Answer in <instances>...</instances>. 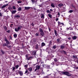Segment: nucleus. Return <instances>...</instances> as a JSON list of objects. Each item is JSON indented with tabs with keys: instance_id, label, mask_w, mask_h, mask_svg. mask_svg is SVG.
Masks as SVG:
<instances>
[{
	"instance_id": "nucleus-1",
	"label": "nucleus",
	"mask_w": 78,
	"mask_h": 78,
	"mask_svg": "<svg viewBox=\"0 0 78 78\" xmlns=\"http://www.w3.org/2000/svg\"><path fill=\"white\" fill-rule=\"evenodd\" d=\"M39 31L40 33V34L41 36H44V31L42 30V29L41 28H40Z\"/></svg>"
},
{
	"instance_id": "nucleus-2",
	"label": "nucleus",
	"mask_w": 78,
	"mask_h": 78,
	"mask_svg": "<svg viewBox=\"0 0 78 78\" xmlns=\"http://www.w3.org/2000/svg\"><path fill=\"white\" fill-rule=\"evenodd\" d=\"M64 73V75H66L67 76H72V74H70V75H69V74H70V73H69V72H67V71L66 72H64V73Z\"/></svg>"
},
{
	"instance_id": "nucleus-3",
	"label": "nucleus",
	"mask_w": 78,
	"mask_h": 78,
	"mask_svg": "<svg viewBox=\"0 0 78 78\" xmlns=\"http://www.w3.org/2000/svg\"><path fill=\"white\" fill-rule=\"evenodd\" d=\"M35 67L36 69H35L34 72L37 71L38 70H39V69H40V66L39 65H37Z\"/></svg>"
},
{
	"instance_id": "nucleus-4",
	"label": "nucleus",
	"mask_w": 78,
	"mask_h": 78,
	"mask_svg": "<svg viewBox=\"0 0 78 78\" xmlns=\"http://www.w3.org/2000/svg\"><path fill=\"white\" fill-rule=\"evenodd\" d=\"M66 44H65V45H61L60 47L61 48L60 49H61L62 50H63V49H64V48L65 47H66Z\"/></svg>"
},
{
	"instance_id": "nucleus-5",
	"label": "nucleus",
	"mask_w": 78,
	"mask_h": 78,
	"mask_svg": "<svg viewBox=\"0 0 78 78\" xmlns=\"http://www.w3.org/2000/svg\"><path fill=\"white\" fill-rule=\"evenodd\" d=\"M37 52V51H34L32 52V55L36 56V52Z\"/></svg>"
},
{
	"instance_id": "nucleus-6",
	"label": "nucleus",
	"mask_w": 78,
	"mask_h": 78,
	"mask_svg": "<svg viewBox=\"0 0 78 78\" xmlns=\"http://www.w3.org/2000/svg\"><path fill=\"white\" fill-rule=\"evenodd\" d=\"M60 52L62 54L64 53V54H65V55H66V54H67V52L64 50L61 51H60Z\"/></svg>"
},
{
	"instance_id": "nucleus-7",
	"label": "nucleus",
	"mask_w": 78,
	"mask_h": 78,
	"mask_svg": "<svg viewBox=\"0 0 78 78\" xmlns=\"http://www.w3.org/2000/svg\"><path fill=\"white\" fill-rule=\"evenodd\" d=\"M72 39L73 40H75L77 39V37L76 36H74L73 37H72Z\"/></svg>"
},
{
	"instance_id": "nucleus-8",
	"label": "nucleus",
	"mask_w": 78,
	"mask_h": 78,
	"mask_svg": "<svg viewBox=\"0 0 78 78\" xmlns=\"http://www.w3.org/2000/svg\"><path fill=\"white\" fill-rule=\"evenodd\" d=\"M18 73L20 74V76H22V75L23 74V72L21 71H20L18 72Z\"/></svg>"
},
{
	"instance_id": "nucleus-9",
	"label": "nucleus",
	"mask_w": 78,
	"mask_h": 78,
	"mask_svg": "<svg viewBox=\"0 0 78 78\" xmlns=\"http://www.w3.org/2000/svg\"><path fill=\"white\" fill-rule=\"evenodd\" d=\"M22 28V26H19L18 27L17 29L19 31L20 30H21V29Z\"/></svg>"
},
{
	"instance_id": "nucleus-10",
	"label": "nucleus",
	"mask_w": 78,
	"mask_h": 78,
	"mask_svg": "<svg viewBox=\"0 0 78 78\" xmlns=\"http://www.w3.org/2000/svg\"><path fill=\"white\" fill-rule=\"evenodd\" d=\"M59 73H60L61 75H64V72L63 71H58Z\"/></svg>"
},
{
	"instance_id": "nucleus-11",
	"label": "nucleus",
	"mask_w": 78,
	"mask_h": 78,
	"mask_svg": "<svg viewBox=\"0 0 78 78\" xmlns=\"http://www.w3.org/2000/svg\"><path fill=\"white\" fill-rule=\"evenodd\" d=\"M45 45H46L45 43H44V42H42L41 43V47H44V46H45Z\"/></svg>"
},
{
	"instance_id": "nucleus-12",
	"label": "nucleus",
	"mask_w": 78,
	"mask_h": 78,
	"mask_svg": "<svg viewBox=\"0 0 78 78\" xmlns=\"http://www.w3.org/2000/svg\"><path fill=\"white\" fill-rule=\"evenodd\" d=\"M32 40L34 42H36L37 41V39L35 38H33Z\"/></svg>"
},
{
	"instance_id": "nucleus-13",
	"label": "nucleus",
	"mask_w": 78,
	"mask_h": 78,
	"mask_svg": "<svg viewBox=\"0 0 78 78\" xmlns=\"http://www.w3.org/2000/svg\"><path fill=\"white\" fill-rule=\"evenodd\" d=\"M54 33L55 36H58V33H57L56 30H54Z\"/></svg>"
},
{
	"instance_id": "nucleus-14",
	"label": "nucleus",
	"mask_w": 78,
	"mask_h": 78,
	"mask_svg": "<svg viewBox=\"0 0 78 78\" xmlns=\"http://www.w3.org/2000/svg\"><path fill=\"white\" fill-rule=\"evenodd\" d=\"M25 9H26V10L30 9V7H25Z\"/></svg>"
},
{
	"instance_id": "nucleus-15",
	"label": "nucleus",
	"mask_w": 78,
	"mask_h": 78,
	"mask_svg": "<svg viewBox=\"0 0 78 78\" xmlns=\"http://www.w3.org/2000/svg\"><path fill=\"white\" fill-rule=\"evenodd\" d=\"M46 69H50V65H47L46 66Z\"/></svg>"
},
{
	"instance_id": "nucleus-16",
	"label": "nucleus",
	"mask_w": 78,
	"mask_h": 78,
	"mask_svg": "<svg viewBox=\"0 0 78 78\" xmlns=\"http://www.w3.org/2000/svg\"><path fill=\"white\" fill-rule=\"evenodd\" d=\"M33 56H30V57H29L28 58H27V60H30V59H33Z\"/></svg>"
},
{
	"instance_id": "nucleus-17",
	"label": "nucleus",
	"mask_w": 78,
	"mask_h": 78,
	"mask_svg": "<svg viewBox=\"0 0 78 78\" xmlns=\"http://www.w3.org/2000/svg\"><path fill=\"white\" fill-rule=\"evenodd\" d=\"M39 47V45H38V44H37L35 45V48L37 50H38V49L39 48L38 47Z\"/></svg>"
},
{
	"instance_id": "nucleus-18",
	"label": "nucleus",
	"mask_w": 78,
	"mask_h": 78,
	"mask_svg": "<svg viewBox=\"0 0 78 78\" xmlns=\"http://www.w3.org/2000/svg\"><path fill=\"white\" fill-rule=\"evenodd\" d=\"M63 6V4H59L58 5V7H61Z\"/></svg>"
},
{
	"instance_id": "nucleus-19",
	"label": "nucleus",
	"mask_w": 78,
	"mask_h": 78,
	"mask_svg": "<svg viewBox=\"0 0 78 78\" xmlns=\"http://www.w3.org/2000/svg\"><path fill=\"white\" fill-rule=\"evenodd\" d=\"M11 12H12V14H14V13H16V12H17V11L16 10H13L12 11H11Z\"/></svg>"
},
{
	"instance_id": "nucleus-20",
	"label": "nucleus",
	"mask_w": 78,
	"mask_h": 78,
	"mask_svg": "<svg viewBox=\"0 0 78 78\" xmlns=\"http://www.w3.org/2000/svg\"><path fill=\"white\" fill-rule=\"evenodd\" d=\"M44 14H41V18L44 19L45 18V17H44Z\"/></svg>"
},
{
	"instance_id": "nucleus-21",
	"label": "nucleus",
	"mask_w": 78,
	"mask_h": 78,
	"mask_svg": "<svg viewBox=\"0 0 78 78\" xmlns=\"http://www.w3.org/2000/svg\"><path fill=\"white\" fill-rule=\"evenodd\" d=\"M32 69H33V68L31 67H30L28 68V70L30 71V72H32Z\"/></svg>"
},
{
	"instance_id": "nucleus-22",
	"label": "nucleus",
	"mask_w": 78,
	"mask_h": 78,
	"mask_svg": "<svg viewBox=\"0 0 78 78\" xmlns=\"http://www.w3.org/2000/svg\"><path fill=\"white\" fill-rule=\"evenodd\" d=\"M8 5V4H7L6 5L2 6V8H5L6 6H7V5Z\"/></svg>"
},
{
	"instance_id": "nucleus-23",
	"label": "nucleus",
	"mask_w": 78,
	"mask_h": 78,
	"mask_svg": "<svg viewBox=\"0 0 78 78\" xmlns=\"http://www.w3.org/2000/svg\"><path fill=\"white\" fill-rule=\"evenodd\" d=\"M47 65H43L42 66L43 68H47Z\"/></svg>"
},
{
	"instance_id": "nucleus-24",
	"label": "nucleus",
	"mask_w": 78,
	"mask_h": 78,
	"mask_svg": "<svg viewBox=\"0 0 78 78\" xmlns=\"http://www.w3.org/2000/svg\"><path fill=\"white\" fill-rule=\"evenodd\" d=\"M32 1V3H35V2H36L37 0H31Z\"/></svg>"
},
{
	"instance_id": "nucleus-25",
	"label": "nucleus",
	"mask_w": 78,
	"mask_h": 78,
	"mask_svg": "<svg viewBox=\"0 0 78 78\" xmlns=\"http://www.w3.org/2000/svg\"><path fill=\"white\" fill-rule=\"evenodd\" d=\"M20 16L19 15H16L14 16V17L15 18H18L20 17Z\"/></svg>"
},
{
	"instance_id": "nucleus-26",
	"label": "nucleus",
	"mask_w": 78,
	"mask_h": 78,
	"mask_svg": "<svg viewBox=\"0 0 78 78\" xmlns=\"http://www.w3.org/2000/svg\"><path fill=\"white\" fill-rule=\"evenodd\" d=\"M14 37H15V38H16L17 37V34H15L13 35Z\"/></svg>"
},
{
	"instance_id": "nucleus-27",
	"label": "nucleus",
	"mask_w": 78,
	"mask_h": 78,
	"mask_svg": "<svg viewBox=\"0 0 78 78\" xmlns=\"http://www.w3.org/2000/svg\"><path fill=\"white\" fill-rule=\"evenodd\" d=\"M46 12L47 13H49V14L51 13V12H50L49 10H47Z\"/></svg>"
},
{
	"instance_id": "nucleus-28",
	"label": "nucleus",
	"mask_w": 78,
	"mask_h": 78,
	"mask_svg": "<svg viewBox=\"0 0 78 78\" xmlns=\"http://www.w3.org/2000/svg\"><path fill=\"white\" fill-rule=\"evenodd\" d=\"M15 31H16V32H18V31H19V30H18V29L17 28H15Z\"/></svg>"
},
{
	"instance_id": "nucleus-29",
	"label": "nucleus",
	"mask_w": 78,
	"mask_h": 78,
	"mask_svg": "<svg viewBox=\"0 0 78 78\" xmlns=\"http://www.w3.org/2000/svg\"><path fill=\"white\" fill-rule=\"evenodd\" d=\"M7 46V44H6V43H4L3 44H2L3 47H5V46Z\"/></svg>"
},
{
	"instance_id": "nucleus-30",
	"label": "nucleus",
	"mask_w": 78,
	"mask_h": 78,
	"mask_svg": "<svg viewBox=\"0 0 78 78\" xmlns=\"http://www.w3.org/2000/svg\"><path fill=\"white\" fill-rule=\"evenodd\" d=\"M1 52L2 53V54H3V55H4V54H5V52L3 51V50H2V49H1Z\"/></svg>"
},
{
	"instance_id": "nucleus-31",
	"label": "nucleus",
	"mask_w": 78,
	"mask_h": 78,
	"mask_svg": "<svg viewBox=\"0 0 78 78\" xmlns=\"http://www.w3.org/2000/svg\"><path fill=\"white\" fill-rule=\"evenodd\" d=\"M48 16L49 17H50V18H51V19H52V15H51L50 14H48Z\"/></svg>"
},
{
	"instance_id": "nucleus-32",
	"label": "nucleus",
	"mask_w": 78,
	"mask_h": 78,
	"mask_svg": "<svg viewBox=\"0 0 78 78\" xmlns=\"http://www.w3.org/2000/svg\"><path fill=\"white\" fill-rule=\"evenodd\" d=\"M22 10V8L21 7H20L18 9V11H21Z\"/></svg>"
},
{
	"instance_id": "nucleus-33",
	"label": "nucleus",
	"mask_w": 78,
	"mask_h": 78,
	"mask_svg": "<svg viewBox=\"0 0 78 78\" xmlns=\"http://www.w3.org/2000/svg\"><path fill=\"white\" fill-rule=\"evenodd\" d=\"M7 47H8V48H11V45H8V44L7 45Z\"/></svg>"
},
{
	"instance_id": "nucleus-34",
	"label": "nucleus",
	"mask_w": 78,
	"mask_h": 78,
	"mask_svg": "<svg viewBox=\"0 0 78 78\" xmlns=\"http://www.w3.org/2000/svg\"><path fill=\"white\" fill-rule=\"evenodd\" d=\"M73 12V10H70L68 12H69L70 13H72V12Z\"/></svg>"
},
{
	"instance_id": "nucleus-35",
	"label": "nucleus",
	"mask_w": 78,
	"mask_h": 78,
	"mask_svg": "<svg viewBox=\"0 0 78 78\" xmlns=\"http://www.w3.org/2000/svg\"><path fill=\"white\" fill-rule=\"evenodd\" d=\"M6 43L7 44H10L9 41H8V40H7L6 41Z\"/></svg>"
},
{
	"instance_id": "nucleus-36",
	"label": "nucleus",
	"mask_w": 78,
	"mask_h": 78,
	"mask_svg": "<svg viewBox=\"0 0 78 78\" xmlns=\"http://www.w3.org/2000/svg\"><path fill=\"white\" fill-rule=\"evenodd\" d=\"M54 61H55V62H58V59L56 58H55L54 59Z\"/></svg>"
},
{
	"instance_id": "nucleus-37",
	"label": "nucleus",
	"mask_w": 78,
	"mask_h": 78,
	"mask_svg": "<svg viewBox=\"0 0 78 78\" xmlns=\"http://www.w3.org/2000/svg\"><path fill=\"white\" fill-rule=\"evenodd\" d=\"M51 6L52 7V8H55V5L53 4H51Z\"/></svg>"
},
{
	"instance_id": "nucleus-38",
	"label": "nucleus",
	"mask_w": 78,
	"mask_h": 78,
	"mask_svg": "<svg viewBox=\"0 0 78 78\" xmlns=\"http://www.w3.org/2000/svg\"><path fill=\"white\" fill-rule=\"evenodd\" d=\"M28 56H29V55H25V57L27 58H28Z\"/></svg>"
},
{
	"instance_id": "nucleus-39",
	"label": "nucleus",
	"mask_w": 78,
	"mask_h": 78,
	"mask_svg": "<svg viewBox=\"0 0 78 78\" xmlns=\"http://www.w3.org/2000/svg\"><path fill=\"white\" fill-rule=\"evenodd\" d=\"M22 2L21 1H18L17 2L18 3H21Z\"/></svg>"
},
{
	"instance_id": "nucleus-40",
	"label": "nucleus",
	"mask_w": 78,
	"mask_h": 78,
	"mask_svg": "<svg viewBox=\"0 0 78 78\" xmlns=\"http://www.w3.org/2000/svg\"><path fill=\"white\" fill-rule=\"evenodd\" d=\"M51 41H50L49 42V43L48 44V46L49 47H50V45H51Z\"/></svg>"
},
{
	"instance_id": "nucleus-41",
	"label": "nucleus",
	"mask_w": 78,
	"mask_h": 78,
	"mask_svg": "<svg viewBox=\"0 0 78 78\" xmlns=\"http://www.w3.org/2000/svg\"><path fill=\"white\" fill-rule=\"evenodd\" d=\"M58 25H61V23H61V22H59V21H58Z\"/></svg>"
},
{
	"instance_id": "nucleus-42",
	"label": "nucleus",
	"mask_w": 78,
	"mask_h": 78,
	"mask_svg": "<svg viewBox=\"0 0 78 78\" xmlns=\"http://www.w3.org/2000/svg\"><path fill=\"white\" fill-rule=\"evenodd\" d=\"M57 41L58 42H59V41H60V39H59V38H58L57 40Z\"/></svg>"
},
{
	"instance_id": "nucleus-43",
	"label": "nucleus",
	"mask_w": 78,
	"mask_h": 78,
	"mask_svg": "<svg viewBox=\"0 0 78 78\" xmlns=\"http://www.w3.org/2000/svg\"><path fill=\"white\" fill-rule=\"evenodd\" d=\"M36 36H39V33H37L35 34Z\"/></svg>"
},
{
	"instance_id": "nucleus-44",
	"label": "nucleus",
	"mask_w": 78,
	"mask_h": 78,
	"mask_svg": "<svg viewBox=\"0 0 78 78\" xmlns=\"http://www.w3.org/2000/svg\"><path fill=\"white\" fill-rule=\"evenodd\" d=\"M73 58H77V57H76L75 55H73Z\"/></svg>"
},
{
	"instance_id": "nucleus-45",
	"label": "nucleus",
	"mask_w": 78,
	"mask_h": 78,
	"mask_svg": "<svg viewBox=\"0 0 78 78\" xmlns=\"http://www.w3.org/2000/svg\"><path fill=\"white\" fill-rule=\"evenodd\" d=\"M56 48V46L54 45L53 47V48H54V49H55Z\"/></svg>"
},
{
	"instance_id": "nucleus-46",
	"label": "nucleus",
	"mask_w": 78,
	"mask_h": 78,
	"mask_svg": "<svg viewBox=\"0 0 78 78\" xmlns=\"http://www.w3.org/2000/svg\"><path fill=\"white\" fill-rule=\"evenodd\" d=\"M13 9H16V7H15V6H13Z\"/></svg>"
},
{
	"instance_id": "nucleus-47",
	"label": "nucleus",
	"mask_w": 78,
	"mask_h": 78,
	"mask_svg": "<svg viewBox=\"0 0 78 78\" xmlns=\"http://www.w3.org/2000/svg\"><path fill=\"white\" fill-rule=\"evenodd\" d=\"M73 11L74 12H76V8H74V9Z\"/></svg>"
},
{
	"instance_id": "nucleus-48",
	"label": "nucleus",
	"mask_w": 78,
	"mask_h": 78,
	"mask_svg": "<svg viewBox=\"0 0 78 78\" xmlns=\"http://www.w3.org/2000/svg\"><path fill=\"white\" fill-rule=\"evenodd\" d=\"M24 67H26L27 68L28 67V65H26L24 66Z\"/></svg>"
},
{
	"instance_id": "nucleus-49",
	"label": "nucleus",
	"mask_w": 78,
	"mask_h": 78,
	"mask_svg": "<svg viewBox=\"0 0 78 78\" xmlns=\"http://www.w3.org/2000/svg\"><path fill=\"white\" fill-rule=\"evenodd\" d=\"M22 46L23 48H25V46H24V45L23 44H22Z\"/></svg>"
},
{
	"instance_id": "nucleus-50",
	"label": "nucleus",
	"mask_w": 78,
	"mask_h": 78,
	"mask_svg": "<svg viewBox=\"0 0 78 78\" xmlns=\"http://www.w3.org/2000/svg\"><path fill=\"white\" fill-rule=\"evenodd\" d=\"M4 28L5 30H7V27H6V26H5Z\"/></svg>"
},
{
	"instance_id": "nucleus-51",
	"label": "nucleus",
	"mask_w": 78,
	"mask_h": 78,
	"mask_svg": "<svg viewBox=\"0 0 78 78\" xmlns=\"http://www.w3.org/2000/svg\"><path fill=\"white\" fill-rule=\"evenodd\" d=\"M10 31H11V30H8L7 31V33H9Z\"/></svg>"
},
{
	"instance_id": "nucleus-52",
	"label": "nucleus",
	"mask_w": 78,
	"mask_h": 78,
	"mask_svg": "<svg viewBox=\"0 0 78 78\" xmlns=\"http://www.w3.org/2000/svg\"><path fill=\"white\" fill-rule=\"evenodd\" d=\"M74 69H78V67H77L76 66H75Z\"/></svg>"
},
{
	"instance_id": "nucleus-53",
	"label": "nucleus",
	"mask_w": 78,
	"mask_h": 78,
	"mask_svg": "<svg viewBox=\"0 0 78 78\" xmlns=\"http://www.w3.org/2000/svg\"><path fill=\"white\" fill-rule=\"evenodd\" d=\"M31 25L32 26V27H34V23H32L31 24Z\"/></svg>"
},
{
	"instance_id": "nucleus-54",
	"label": "nucleus",
	"mask_w": 78,
	"mask_h": 78,
	"mask_svg": "<svg viewBox=\"0 0 78 78\" xmlns=\"http://www.w3.org/2000/svg\"><path fill=\"white\" fill-rule=\"evenodd\" d=\"M52 58H53V57H54V55H53V54H51V55Z\"/></svg>"
},
{
	"instance_id": "nucleus-55",
	"label": "nucleus",
	"mask_w": 78,
	"mask_h": 78,
	"mask_svg": "<svg viewBox=\"0 0 78 78\" xmlns=\"http://www.w3.org/2000/svg\"><path fill=\"white\" fill-rule=\"evenodd\" d=\"M16 69H18V67H19V65H16Z\"/></svg>"
},
{
	"instance_id": "nucleus-56",
	"label": "nucleus",
	"mask_w": 78,
	"mask_h": 78,
	"mask_svg": "<svg viewBox=\"0 0 78 78\" xmlns=\"http://www.w3.org/2000/svg\"><path fill=\"white\" fill-rule=\"evenodd\" d=\"M4 39H5V42H6V41H8V40H7V39L6 38H5Z\"/></svg>"
},
{
	"instance_id": "nucleus-57",
	"label": "nucleus",
	"mask_w": 78,
	"mask_h": 78,
	"mask_svg": "<svg viewBox=\"0 0 78 78\" xmlns=\"http://www.w3.org/2000/svg\"><path fill=\"white\" fill-rule=\"evenodd\" d=\"M15 70V67H12V70Z\"/></svg>"
},
{
	"instance_id": "nucleus-58",
	"label": "nucleus",
	"mask_w": 78,
	"mask_h": 78,
	"mask_svg": "<svg viewBox=\"0 0 78 78\" xmlns=\"http://www.w3.org/2000/svg\"><path fill=\"white\" fill-rule=\"evenodd\" d=\"M58 17H59L60 13H59V12H58Z\"/></svg>"
},
{
	"instance_id": "nucleus-59",
	"label": "nucleus",
	"mask_w": 78,
	"mask_h": 78,
	"mask_svg": "<svg viewBox=\"0 0 78 78\" xmlns=\"http://www.w3.org/2000/svg\"><path fill=\"white\" fill-rule=\"evenodd\" d=\"M3 16V14L0 13V17H2Z\"/></svg>"
},
{
	"instance_id": "nucleus-60",
	"label": "nucleus",
	"mask_w": 78,
	"mask_h": 78,
	"mask_svg": "<svg viewBox=\"0 0 78 78\" xmlns=\"http://www.w3.org/2000/svg\"><path fill=\"white\" fill-rule=\"evenodd\" d=\"M44 78H49L48 76H45V77H44Z\"/></svg>"
},
{
	"instance_id": "nucleus-61",
	"label": "nucleus",
	"mask_w": 78,
	"mask_h": 78,
	"mask_svg": "<svg viewBox=\"0 0 78 78\" xmlns=\"http://www.w3.org/2000/svg\"><path fill=\"white\" fill-rule=\"evenodd\" d=\"M40 69L41 70L42 72H43V68H41Z\"/></svg>"
},
{
	"instance_id": "nucleus-62",
	"label": "nucleus",
	"mask_w": 78,
	"mask_h": 78,
	"mask_svg": "<svg viewBox=\"0 0 78 78\" xmlns=\"http://www.w3.org/2000/svg\"><path fill=\"white\" fill-rule=\"evenodd\" d=\"M58 20H59V19L58 18H57L55 20L56 21H58Z\"/></svg>"
},
{
	"instance_id": "nucleus-63",
	"label": "nucleus",
	"mask_w": 78,
	"mask_h": 78,
	"mask_svg": "<svg viewBox=\"0 0 78 78\" xmlns=\"http://www.w3.org/2000/svg\"><path fill=\"white\" fill-rule=\"evenodd\" d=\"M28 72V70H27L25 72V73H27Z\"/></svg>"
},
{
	"instance_id": "nucleus-64",
	"label": "nucleus",
	"mask_w": 78,
	"mask_h": 78,
	"mask_svg": "<svg viewBox=\"0 0 78 78\" xmlns=\"http://www.w3.org/2000/svg\"><path fill=\"white\" fill-rule=\"evenodd\" d=\"M72 7H73V8H75V6H74V5H72Z\"/></svg>"
}]
</instances>
